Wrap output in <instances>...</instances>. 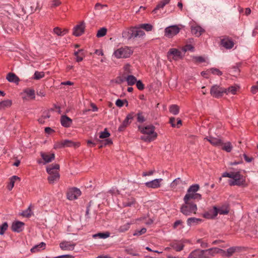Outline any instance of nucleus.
I'll return each instance as SVG.
<instances>
[{
  "mask_svg": "<svg viewBox=\"0 0 258 258\" xmlns=\"http://www.w3.org/2000/svg\"><path fill=\"white\" fill-rule=\"evenodd\" d=\"M139 130L144 134L141 137V139L144 141L151 142L155 140L157 134L155 132V127L153 125H148L146 126H139Z\"/></svg>",
  "mask_w": 258,
  "mask_h": 258,
  "instance_id": "obj_1",
  "label": "nucleus"
},
{
  "mask_svg": "<svg viewBox=\"0 0 258 258\" xmlns=\"http://www.w3.org/2000/svg\"><path fill=\"white\" fill-rule=\"evenodd\" d=\"M22 14H31L39 9V4L34 0H26L25 5L21 6Z\"/></svg>",
  "mask_w": 258,
  "mask_h": 258,
  "instance_id": "obj_2",
  "label": "nucleus"
},
{
  "mask_svg": "<svg viewBox=\"0 0 258 258\" xmlns=\"http://www.w3.org/2000/svg\"><path fill=\"white\" fill-rule=\"evenodd\" d=\"M197 210V205L193 203H185L180 208V212L185 216H189L192 213H196Z\"/></svg>",
  "mask_w": 258,
  "mask_h": 258,
  "instance_id": "obj_3",
  "label": "nucleus"
},
{
  "mask_svg": "<svg viewBox=\"0 0 258 258\" xmlns=\"http://www.w3.org/2000/svg\"><path fill=\"white\" fill-rule=\"evenodd\" d=\"M133 53L132 50L127 47H121L114 52V56L117 58H127Z\"/></svg>",
  "mask_w": 258,
  "mask_h": 258,
  "instance_id": "obj_4",
  "label": "nucleus"
},
{
  "mask_svg": "<svg viewBox=\"0 0 258 258\" xmlns=\"http://www.w3.org/2000/svg\"><path fill=\"white\" fill-rule=\"evenodd\" d=\"M225 88H223L219 85H213L210 89V94L212 96L216 98H219L223 96L225 94Z\"/></svg>",
  "mask_w": 258,
  "mask_h": 258,
  "instance_id": "obj_5",
  "label": "nucleus"
},
{
  "mask_svg": "<svg viewBox=\"0 0 258 258\" xmlns=\"http://www.w3.org/2000/svg\"><path fill=\"white\" fill-rule=\"evenodd\" d=\"M79 146V144L73 142L71 140H64L56 143L54 146V149H59L66 147Z\"/></svg>",
  "mask_w": 258,
  "mask_h": 258,
  "instance_id": "obj_6",
  "label": "nucleus"
},
{
  "mask_svg": "<svg viewBox=\"0 0 258 258\" xmlns=\"http://www.w3.org/2000/svg\"><path fill=\"white\" fill-rule=\"evenodd\" d=\"M207 250L197 249L192 251L188 255V258H209L207 254Z\"/></svg>",
  "mask_w": 258,
  "mask_h": 258,
  "instance_id": "obj_7",
  "label": "nucleus"
},
{
  "mask_svg": "<svg viewBox=\"0 0 258 258\" xmlns=\"http://www.w3.org/2000/svg\"><path fill=\"white\" fill-rule=\"evenodd\" d=\"M180 28L176 25L167 27L165 29V35L170 38L179 33Z\"/></svg>",
  "mask_w": 258,
  "mask_h": 258,
  "instance_id": "obj_8",
  "label": "nucleus"
},
{
  "mask_svg": "<svg viewBox=\"0 0 258 258\" xmlns=\"http://www.w3.org/2000/svg\"><path fill=\"white\" fill-rule=\"evenodd\" d=\"M81 194V190L76 187H73L69 189L67 192V198L70 200L77 199Z\"/></svg>",
  "mask_w": 258,
  "mask_h": 258,
  "instance_id": "obj_9",
  "label": "nucleus"
},
{
  "mask_svg": "<svg viewBox=\"0 0 258 258\" xmlns=\"http://www.w3.org/2000/svg\"><path fill=\"white\" fill-rule=\"evenodd\" d=\"M135 115V113L132 112L128 114L125 119L123 121L121 124L119 126L118 131L122 132L124 130L125 128L131 122V120L133 119Z\"/></svg>",
  "mask_w": 258,
  "mask_h": 258,
  "instance_id": "obj_10",
  "label": "nucleus"
},
{
  "mask_svg": "<svg viewBox=\"0 0 258 258\" xmlns=\"http://www.w3.org/2000/svg\"><path fill=\"white\" fill-rule=\"evenodd\" d=\"M202 196L201 194L196 192H190L187 193L184 197L183 200L184 203L188 204V203H192L190 200L192 199L194 200H200Z\"/></svg>",
  "mask_w": 258,
  "mask_h": 258,
  "instance_id": "obj_11",
  "label": "nucleus"
},
{
  "mask_svg": "<svg viewBox=\"0 0 258 258\" xmlns=\"http://www.w3.org/2000/svg\"><path fill=\"white\" fill-rule=\"evenodd\" d=\"M221 45L227 49H231L234 45L233 40L228 37H224L221 39Z\"/></svg>",
  "mask_w": 258,
  "mask_h": 258,
  "instance_id": "obj_12",
  "label": "nucleus"
},
{
  "mask_svg": "<svg viewBox=\"0 0 258 258\" xmlns=\"http://www.w3.org/2000/svg\"><path fill=\"white\" fill-rule=\"evenodd\" d=\"M130 32H131V37L135 39L137 37H140L145 35V32L138 28V26L130 28Z\"/></svg>",
  "mask_w": 258,
  "mask_h": 258,
  "instance_id": "obj_13",
  "label": "nucleus"
},
{
  "mask_svg": "<svg viewBox=\"0 0 258 258\" xmlns=\"http://www.w3.org/2000/svg\"><path fill=\"white\" fill-rule=\"evenodd\" d=\"M218 215L217 208L214 206L212 209L209 210L204 214V217L207 219H214Z\"/></svg>",
  "mask_w": 258,
  "mask_h": 258,
  "instance_id": "obj_14",
  "label": "nucleus"
},
{
  "mask_svg": "<svg viewBox=\"0 0 258 258\" xmlns=\"http://www.w3.org/2000/svg\"><path fill=\"white\" fill-rule=\"evenodd\" d=\"M162 181V178H157L152 181L147 182L145 183L146 186L149 188H157L161 186V182Z\"/></svg>",
  "mask_w": 258,
  "mask_h": 258,
  "instance_id": "obj_15",
  "label": "nucleus"
},
{
  "mask_svg": "<svg viewBox=\"0 0 258 258\" xmlns=\"http://www.w3.org/2000/svg\"><path fill=\"white\" fill-rule=\"evenodd\" d=\"M85 23L83 21L74 28L73 34L76 36L81 35L84 32Z\"/></svg>",
  "mask_w": 258,
  "mask_h": 258,
  "instance_id": "obj_16",
  "label": "nucleus"
},
{
  "mask_svg": "<svg viewBox=\"0 0 258 258\" xmlns=\"http://www.w3.org/2000/svg\"><path fill=\"white\" fill-rule=\"evenodd\" d=\"M24 223L21 221H16L13 223L12 225V231L16 232H20L23 229Z\"/></svg>",
  "mask_w": 258,
  "mask_h": 258,
  "instance_id": "obj_17",
  "label": "nucleus"
},
{
  "mask_svg": "<svg viewBox=\"0 0 258 258\" xmlns=\"http://www.w3.org/2000/svg\"><path fill=\"white\" fill-rule=\"evenodd\" d=\"M40 155L44 161L43 163L44 164L51 162L55 158V155L54 153L48 154L41 152L40 153Z\"/></svg>",
  "mask_w": 258,
  "mask_h": 258,
  "instance_id": "obj_18",
  "label": "nucleus"
},
{
  "mask_svg": "<svg viewBox=\"0 0 258 258\" xmlns=\"http://www.w3.org/2000/svg\"><path fill=\"white\" fill-rule=\"evenodd\" d=\"M172 55L174 59H177L182 57L181 52L176 48H171L168 52V56Z\"/></svg>",
  "mask_w": 258,
  "mask_h": 258,
  "instance_id": "obj_19",
  "label": "nucleus"
},
{
  "mask_svg": "<svg viewBox=\"0 0 258 258\" xmlns=\"http://www.w3.org/2000/svg\"><path fill=\"white\" fill-rule=\"evenodd\" d=\"M60 122L62 126L68 127L71 126L73 121L72 119L66 115H62L60 118Z\"/></svg>",
  "mask_w": 258,
  "mask_h": 258,
  "instance_id": "obj_20",
  "label": "nucleus"
},
{
  "mask_svg": "<svg viewBox=\"0 0 258 258\" xmlns=\"http://www.w3.org/2000/svg\"><path fill=\"white\" fill-rule=\"evenodd\" d=\"M6 79L7 80L12 83H14L16 84H18L20 82V79L19 77L13 73H9L8 74Z\"/></svg>",
  "mask_w": 258,
  "mask_h": 258,
  "instance_id": "obj_21",
  "label": "nucleus"
},
{
  "mask_svg": "<svg viewBox=\"0 0 258 258\" xmlns=\"http://www.w3.org/2000/svg\"><path fill=\"white\" fill-rule=\"evenodd\" d=\"M205 139L208 141L212 145L214 146H221V145L222 144V140L218 138L210 136L205 138Z\"/></svg>",
  "mask_w": 258,
  "mask_h": 258,
  "instance_id": "obj_22",
  "label": "nucleus"
},
{
  "mask_svg": "<svg viewBox=\"0 0 258 258\" xmlns=\"http://www.w3.org/2000/svg\"><path fill=\"white\" fill-rule=\"evenodd\" d=\"M207 250V254L208 255V257L211 258V256H213L216 253H225V251L223 250V249H220L217 247H213L211 248H209L208 249H206Z\"/></svg>",
  "mask_w": 258,
  "mask_h": 258,
  "instance_id": "obj_23",
  "label": "nucleus"
},
{
  "mask_svg": "<svg viewBox=\"0 0 258 258\" xmlns=\"http://www.w3.org/2000/svg\"><path fill=\"white\" fill-rule=\"evenodd\" d=\"M76 244H71L70 242L63 241L59 244L60 247L62 250H73Z\"/></svg>",
  "mask_w": 258,
  "mask_h": 258,
  "instance_id": "obj_24",
  "label": "nucleus"
},
{
  "mask_svg": "<svg viewBox=\"0 0 258 258\" xmlns=\"http://www.w3.org/2000/svg\"><path fill=\"white\" fill-rule=\"evenodd\" d=\"M191 31L192 34L199 37L201 35L204 30L199 26H192Z\"/></svg>",
  "mask_w": 258,
  "mask_h": 258,
  "instance_id": "obj_25",
  "label": "nucleus"
},
{
  "mask_svg": "<svg viewBox=\"0 0 258 258\" xmlns=\"http://www.w3.org/2000/svg\"><path fill=\"white\" fill-rule=\"evenodd\" d=\"M59 169V165L57 164L54 165H49L46 168L47 172L50 174H54L55 172H58V170Z\"/></svg>",
  "mask_w": 258,
  "mask_h": 258,
  "instance_id": "obj_26",
  "label": "nucleus"
},
{
  "mask_svg": "<svg viewBox=\"0 0 258 258\" xmlns=\"http://www.w3.org/2000/svg\"><path fill=\"white\" fill-rule=\"evenodd\" d=\"M170 1V0H161L153 10L152 13L156 14L158 10L163 9L167 4L169 3Z\"/></svg>",
  "mask_w": 258,
  "mask_h": 258,
  "instance_id": "obj_27",
  "label": "nucleus"
},
{
  "mask_svg": "<svg viewBox=\"0 0 258 258\" xmlns=\"http://www.w3.org/2000/svg\"><path fill=\"white\" fill-rule=\"evenodd\" d=\"M218 214L219 213L221 215L227 214L229 212V209L227 204H224L222 205L219 208H217Z\"/></svg>",
  "mask_w": 258,
  "mask_h": 258,
  "instance_id": "obj_28",
  "label": "nucleus"
},
{
  "mask_svg": "<svg viewBox=\"0 0 258 258\" xmlns=\"http://www.w3.org/2000/svg\"><path fill=\"white\" fill-rule=\"evenodd\" d=\"M202 219L200 218H197L195 217L189 218L187 220V224L188 226L197 225L198 223L201 222Z\"/></svg>",
  "mask_w": 258,
  "mask_h": 258,
  "instance_id": "obj_29",
  "label": "nucleus"
},
{
  "mask_svg": "<svg viewBox=\"0 0 258 258\" xmlns=\"http://www.w3.org/2000/svg\"><path fill=\"white\" fill-rule=\"evenodd\" d=\"M170 246L176 251H180L184 247V245L183 243L176 242L171 243Z\"/></svg>",
  "mask_w": 258,
  "mask_h": 258,
  "instance_id": "obj_30",
  "label": "nucleus"
},
{
  "mask_svg": "<svg viewBox=\"0 0 258 258\" xmlns=\"http://www.w3.org/2000/svg\"><path fill=\"white\" fill-rule=\"evenodd\" d=\"M59 174L58 172H55L54 174H50L47 178L49 183L52 184L55 181L58 180L59 178Z\"/></svg>",
  "mask_w": 258,
  "mask_h": 258,
  "instance_id": "obj_31",
  "label": "nucleus"
},
{
  "mask_svg": "<svg viewBox=\"0 0 258 258\" xmlns=\"http://www.w3.org/2000/svg\"><path fill=\"white\" fill-rule=\"evenodd\" d=\"M10 184L8 185V189L9 190H11L14 186L15 182L17 180L20 181V177H19L17 176L14 175L10 178Z\"/></svg>",
  "mask_w": 258,
  "mask_h": 258,
  "instance_id": "obj_32",
  "label": "nucleus"
},
{
  "mask_svg": "<svg viewBox=\"0 0 258 258\" xmlns=\"http://www.w3.org/2000/svg\"><path fill=\"white\" fill-rule=\"evenodd\" d=\"M45 247V243L44 242H41L38 245H36L31 249L32 252H36L40 251L41 249H44Z\"/></svg>",
  "mask_w": 258,
  "mask_h": 258,
  "instance_id": "obj_33",
  "label": "nucleus"
},
{
  "mask_svg": "<svg viewBox=\"0 0 258 258\" xmlns=\"http://www.w3.org/2000/svg\"><path fill=\"white\" fill-rule=\"evenodd\" d=\"M137 81V78L133 75H128L126 77V81L128 86L135 84Z\"/></svg>",
  "mask_w": 258,
  "mask_h": 258,
  "instance_id": "obj_34",
  "label": "nucleus"
},
{
  "mask_svg": "<svg viewBox=\"0 0 258 258\" xmlns=\"http://www.w3.org/2000/svg\"><path fill=\"white\" fill-rule=\"evenodd\" d=\"M12 101L11 100H5L0 102V110L4 109L7 107H10L12 105Z\"/></svg>",
  "mask_w": 258,
  "mask_h": 258,
  "instance_id": "obj_35",
  "label": "nucleus"
},
{
  "mask_svg": "<svg viewBox=\"0 0 258 258\" xmlns=\"http://www.w3.org/2000/svg\"><path fill=\"white\" fill-rule=\"evenodd\" d=\"M138 28L141 30V29H143L146 31H151L153 29V26L150 24H141L138 25Z\"/></svg>",
  "mask_w": 258,
  "mask_h": 258,
  "instance_id": "obj_36",
  "label": "nucleus"
},
{
  "mask_svg": "<svg viewBox=\"0 0 258 258\" xmlns=\"http://www.w3.org/2000/svg\"><path fill=\"white\" fill-rule=\"evenodd\" d=\"M95 140L96 141V142H101L102 145H101L99 147L100 148H102L103 146L111 145L112 144V142L111 140L107 139H105L104 141H100L99 139L96 138Z\"/></svg>",
  "mask_w": 258,
  "mask_h": 258,
  "instance_id": "obj_37",
  "label": "nucleus"
},
{
  "mask_svg": "<svg viewBox=\"0 0 258 258\" xmlns=\"http://www.w3.org/2000/svg\"><path fill=\"white\" fill-rule=\"evenodd\" d=\"M221 146H222V149L227 152H230L232 150V146L230 142H227L225 143H222V144L221 145Z\"/></svg>",
  "mask_w": 258,
  "mask_h": 258,
  "instance_id": "obj_38",
  "label": "nucleus"
},
{
  "mask_svg": "<svg viewBox=\"0 0 258 258\" xmlns=\"http://www.w3.org/2000/svg\"><path fill=\"white\" fill-rule=\"evenodd\" d=\"M24 93L26 94L31 99L35 98V91L34 89L27 88L24 91Z\"/></svg>",
  "mask_w": 258,
  "mask_h": 258,
  "instance_id": "obj_39",
  "label": "nucleus"
},
{
  "mask_svg": "<svg viewBox=\"0 0 258 258\" xmlns=\"http://www.w3.org/2000/svg\"><path fill=\"white\" fill-rule=\"evenodd\" d=\"M110 233L108 232H106L105 233H98L93 235L94 238H99L105 239L109 236Z\"/></svg>",
  "mask_w": 258,
  "mask_h": 258,
  "instance_id": "obj_40",
  "label": "nucleus"
},
{
  "mask_svg": "<svg viewBox=\"0 0 258 258\" xmlns=\"http://www.w3.org/2000/svg\"><path fill=\"white\" fill-rule=\"evenodd\" d=\"M237 89L238 88L236 87L231 86L228 88H225V92H224L226 94H228L230 93L232 94H236Z\"/></svg>",
  "mask_w": 258,
  "mask_h": 258,
  "instance_id": "obj_41",
  "label": "nucleus"
},
{
  "mask_svg": "<svg viewBox=\"0 0 258 258\" xmlns=\"http://www.w3.org/2000/svg\"><path fill=\"white\" fill-rule=\"evenodd\" d=\"M107 33V29L105 27L100 28L97 32L96 37L98 38L104 36Z\"/></svg>",
  "mask_w": 258,
  "mask_h": 258,
  "instance_id": "obj_42",
  "label": "nucleus"
},
{
  "mask_svg": "<svg viewBox=\"0 0 258 258\" xmlns=\"http://www.w3.org/2000/svg\"><path fill=\"white\" fill-rule=\"evenodd\" d=\"M200 188V186L198 184H195L191 185L187 189V193L196 192Z\"/></svg>",
  "mask_w": 258,
  "mask_h": 258,
  "instance_id": "obj_43",
  "label": "nucleus"
},
{
  "mask_svg": "<svg viewBox=\"0 0 258 258\" xmlns=\"http://www.w3.org/2000/svg\"><path fill=\"white\" fill-rule=\"evenodd\" d=\"M170 112L174 115L179 113V107L177 105H172L169 108Z\"/></svg>",
  "mask_w": 258,
  "mask_h": 258,
  "instance_id": "obj_44",
  "label": "nucleus"
},
{
  "mask_svg": "<svg viewBox=\"0 0 258 258\" xmlns=\"http://www.w3.org/2000/svg\"><path fill=\"white\" fill-rule=\"evenodd\" d=\"M131 224L130 223H127L122 225L119 227L118 229V231L119 232H124L128 230L130 228Z\"/></svg>",
  "mask_w": 258,
  "mask_h": 258,
  "instance_id": "obj_45",
  "label": "nucleus"
},
{
  "mask_svg": "<svg viewBox=\"0 0 258 258\" xmlns=\"http://www.w3.org/2000/svg\"><path fill=\"white\" fill-rule=\"evenodd\" d=\"M137 121L140 122V123H143L144 122V121H145L146 120V119L143 115V113L142 112H139L137 114Z\"/></svg>",
  "mask_w": 258,
  "mask_h": 258,
  "instance_id": "obj_46",
  "label": "nucleus"
},
{
  "mask_svg": "<svg viewBox=\"0 0 258 258\" xmlns=\"http://www.w3.org/2000/svg\"><path fill=\"white\" fill-rule=\"evenodd\" d=\"M131 32H130V28L122 32V37L125 39L128 40L132 39V37H131Z\"/></svg>",
  "mask_w": 258,
  "mask_h": 258,
  "instance_id": "obj_47",
  "label": "nucleus"
},
{
  "mask_svg": "<svg viewBox=\"0 0 258 258\" xmlns=\"http://www.w3.org/2000/svg\"><path fill=\"white\" fill-rule=\"evenodd\" d=\"M44 72L36 71L34 74L33 79L35 80H39L44 77Z\"/></svg>",
  "mask_w": 258,
  "mask_h": 258,
  "instance_id": "obj_48",
  "label": "nucleus"
},
{
  "mask_svg": "<svg viewBox=\"0 0 258 258\" xmlns=\"http://www.w3.org/2000/svg\"><path fill=\"white\" fill-rule=\"evenodd\" d=\"M8 228L7 222H4L0 225V235H3Z\"/></svg>",
  "mask_w": 258,
  "mask_h": 258,
  "instance_id": "obj_49",
  "label": "nucleus"
},
{
  "mask_svg": "<svg viewBox=\"0 0 258 258\" xmlns=\"http://www.w3.org/2000/svg\"><path fill=\"white\" fill-rule=\"evenodd\" d=\"M236 247H230L227 250L226 252L225 251V253H223L227 256H230L235 252V251H236Z\"/></svg>",
  "mask_w": 258,
  "mask_h": 258,
  "instance_id": "obj_50",
  "label": "nucleus"
},
{
  "mask_svg": "<svg viewBox=\"0 0 258 258\" xmlns=\"http://www.w3.org/2000/svg\"><path fill=\"white\" fill-rule=\"evenodd\" d=\"M124 103H126V106H127L128 102L126 100H121L118 99L116 101L115 104L117 107H121L123 106Z\"/></svg>",
  "mask_w": 258,
  "mask_h": 258,
  "instance_id": "obj_51",
  "label": "nucleus"
},
{
  "mask_svg": "<svg viewBox=\"0 0 258 258\" xmlns=\"http://www.w3.org/2000/svg\"><path fill=\"white\" fill-rule=\"evenodd\" d=\"M110 133L105 128L103 132L100 133L99 138L100 139H106L110 136Z\"/></svg>",
  "mask_w": 258,
  "mask_h": 258,
  "instance_id": "obj_52",
  "label": "nucleus"
},
{
  "mask_svg": "<svg viewBox=\"0 0 258 258\" xmlns=\"http://www.w3.org/2000/svg\"><path fill=\"white\" fill-rule=\"evenodd\" d=\"M61 4L60 0H52L50 2V6L51 8L58 7Z\"/></svg>",
  "mask_w": 258,
  "mask_h": 258,
  "instance_id": "obj_53",
  "label": "nucleus"
},
{
  "mask_svg": "<svg viewBox=\"0 0 258 258\" xmlns=\"http://www.w3.org/2000/svg\"><path fill=\"white\" fill-rule=\"evenodd\" d=\"M147 231V229L145 228H143L141 230H137L135 231V233L133 234L134 236H140L144 233H145Z\"/></svg>",
  "mask_w": 258,
  "mask_h": 258,
  "instance_id": "obj_54",
  "label": "nucleus"
},
{
  "mask_svg": "<svg viewBox=\"0 0 258 258\" xmlns=\"http://www.w3.org/2000/svg\"><path fill=\"white\" fill-rule=\"evenodd\" d=\"M21 215L24 216V217H30L31 215H32V213H31V208L30 207H28V208L25 211H23Z\"/></svg>",
  "mask_w": 258,
  "mask_h": 258,
  "instance_id": "obj_55",
  "label": "nucleus"
},
{
  "mask_svg": "<svg viewBox=\"0 0 258 258\" xmlns=\"http://www.w3.org/2000/svg\"><path fill=\"white\" fill-rule=\"evenodd\" d=\"M209 71L214 75H217L219 76L222 75V72L219 69L216 68H211L209 70Z\"/></svg>",
  "mask_w": 258,
  "mask_h": 258,
  "instance_id": "obj_56",
  "label": "nucleus"
},
{
  "mask_svg": "<svg viewBox=\"0 0 258 258\" xmlns=\"http://www.w3.org/2000/svg\"><path fill=\"white\" fill-rule=\"evenodd\" d=\"M124 81H126V77L124 76H122L116 78L115 83L120 84Z\"/></svg>",
  "mask_w": 258,
  "mask_h": 258,
  "instance_id": "obj_57",
  "label": "nucleus"
},
{
  "mask_svg": "<svg viewBox=\"0 0 258 258\" xmlns=\"http://www.w3.org/2000/svg\"><path fill=\"white\" fill-rule=\"evenodd\" d=\"M53 31L55 34L57 35L58 36H63L64 35V31H62V30L58 27H55L53 29Z\"/></svg>",
  "mask_w": 258,
  "mask_h": 258,
  "instance_id": "obj_58",
  "label": "nucleus"
},
{
  "mask_svg": "<svg viewBox=\"0 0 258 258\" xmlns=\"http://www.w3.org/2000/svg\"><path fill=\"white\" fill-rule=\"evenodd\" d=\"M136 84L139 90H143L144 89L145 86L141 80L137 81Z\"/></svg>",
  "mask_w": 258,
  "mask_h": 258,
  "instance_id": "obj_59",
  "label": "nucleus"
},
{
  "mask_svg": "<svg viewBox=\"0 0 258 258\" xmlns=\"http://www.w3.org/2000/svg\"><path fill=\"white\" fill-rule=\"evenodd\" d=\"M235 183H236V185L240 186L244 184L245 180L243 179V178H239L235 179Z\"/></svg>",
  "mask_w": 258,
  "mask_h": 258,
  "instance_id": "obj_60",
  "label": "nucleus"
},
{
  "mask_svg": "<svg viewBox=\"0 0 258 258\" xmlns=\"http://www.w3.org/2000/svg\"><path fill=\"white\" fill-rule=\"evenodd\" d=\"M251 92L252 94H256L258 92V81L256 82L255 85H254L251 87Z\"/></svg>",
  "mask_w": 258,
  "mask_h": 258,
  "instance_id": "obj_61",
  "label": "nucleus"
},
{
  "mask_svg": "<svg viewBox=\"0 0 258 258\" xmlns=\"http://www.w3.org/2000/svg\"><path fill=\"white\" fill-rule=\"evenodd\" d=\"M44 119L49 118L50 114L49 110H45L42 112L41 116Z\"/></svg>",
  "mask_w": 258,
  "mask_h": 258,
  "instance_id": "obj_62",
  "label": "nucleus"
},
{
  "mask_svg": "<svg viewBox=\"0 0 258 258\" xmlns=\"http://www.w3.org/2000/svg\"><path fill=\"white\" fill-rule=\"evenodd\" d=\"M195 61L197 62H203L205 61V58L201 56H195L193 58Z\"/></svg>",
  "mask_w": 258,
  "mask_h": 258,
  "instance_id": "obj_63",
  "label": "nucleus"
},
{
  "mask_svg": "<svg viewBox=\"0 0 258 258\" xmlns=\"http://www.w3.org/2000/svg\"><path fill=\"white\" fill-rule=\"evenodd\" d=\"M125 252L127 253L128 254L133 255V256H137L139 255V254L137 253H135L133 252V250L131 248H126L125 249Z\"/></svg>",
  "mask_w": 258,
  "mask_h": 258,
  "instance_id": "obj_64",
  "label": "nucleus"
}]
</instances>
